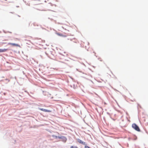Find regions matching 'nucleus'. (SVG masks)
<instances>
[{"mask_svg":"<svg viewBox=\"0 0 148 148\" xmlns=\"http://www.w3.org/2000/svg\"><path fill=\"white\" fill-rule=\"evenodd\" d=\"M132 127L137 131L140 132V130L139 127L135 123H133L132 124Z\"/></svg>","mask_w":148,"mask_h":148,"instance_id":"1","label":"nucleus"},{"mask_svg":"<svg viewBox=\"0 0 148 148\" xmlns=\"http://www.w3.org/2000/svg\"><path fill=\"white\" fill-rule=\"evenodd\" d=\"M16 7H19V6H16Z\"/></svg>","mask_w":148,"mask_h":148,"instance_id":"22","label":"nucleus"},{"mask_svg":"<svg viewBox=\"0 0 148 148\" xmlns=\"http://www.w3.org/2000/svg\"><path fill=\"white\" fill-rule=\"evenodd\" d=\"M74 148H78L77 146H75L74 147Z\"/></svg>","mask_w":148,"mask_h":148,"instance_id":"13","label":"nucleus"},{"mask_svg":"<svg viewBox=\"0 0 148 148\" xmlns=\"http://www.w3.org/2000/svg\"><path fill=\"white\" fill-rule=\"evenodd\" d=\"M3 43L5 44V43H6L3 42Z\"/></svg>","mask_w":148,"mask_h":148,"instance_id":"24","label":"nucleus"},{"mask_svg":"<svg viewBox=\"0 0 148 148\" xmlns=\"http://www.w3.org/2000/svg\"><path fill=\"white\" fill-rule=\"evenodd\" d=\"M8 32H9V33H12V32H9V31Z\"/></svg>","mask_w":148,"mask_h":148,"instance_id":"18","label":"nucleus"},{"mask_svg":"<svg viewBox=\"0 0 148 148\" xmlns=\"http://www.w3.org/2000/svg\"><path fill=\"white\" fill-rule=\"evenodd\" d=\"M126 119L128 122H130V119L129 118H128L127 117H126Z\"/></svg>","mask_w":148,"mask_h":148,"instance_id":"9","label":"nucleus"},{"mask_svg":"<svg viewBox=\"0 0 148 148\" xmlns=\"http://www.w3.org/2000/svg\"><path fill=\"white\" fill-rule=\"evenodd\" d=\"M122 126H125L126 125H122Z\"/></svg>","mask_w":148,"mask_h":148,"instance_id":"21","label":"nucleus"},{"mask_svg":"<svg viewBox=\"0 0 148 148\" xmlns=\"http://www.w3.org/2000/svg\"><path fill=\"white\" fill-rule=\"evenodd\" d=\"M52 136L54 138H55L56 139H57V138H58V137L59 136H57L55 135H52Z\"/></svg>","mask_w":148,"mask_h":148,"instance_id":"8","label":"nucleus"},{"mask_svg":"<svg viewBox=\"0 0 148 148\" xmlns=\"http://www.w3.org/2000/svg\"><path fill=\"white\" fill-rule=\"evenodd\" d=\"M8 50V49H0V53L5 51Z\"/></svg>","mask_w":148,"mask_h":148,"instance_id":"6","label":"nucleus"},{"mask_svg":"<svg viewBox=\"0 0 148 148\" xmlns=\"http://www.w3.org/2000/svg\"><path fill=\"white\" fill-rule=\"evenodd\" d=\"M77 70V71L78 70V69H76Z\"/></svg>","mask_w":148,"mask_h":148,"instance_id":"26","label":"nucleus"},{"mask_svg":"<svg viewBox=\"0 0 148 148\" xmlns=\"http://www.w3.org/2000/svg\"><path fill=\"white\" fill-rule=\"evenodd\" d=\"M135 138H134V140H135L137 138V137L136 136H135Z\"/></svg>","mask_w":148,"mask_h":148,"instance_id":"14","label":"nucleus"},{"mask_svg":"<svg viewBox=\"0 0 148 148\" xmlns=\"http://www.w3.org/2000/svg\"><path fill=\"white\" fill-rule=\"evenodd\" d=\"M107 114H108V115H110V114L109 112H107Z\"/></svg>","mask_w":148,"mask_h":148,"instance_id":"15","label":"nucleus"},{"mask_svg":"<svg viewBox=\"0 0 148 148\" xmlns=\"http://www.w3.org/2000/svg\"><path fill=\"white\" fill-rule=\"evenodd\" d=\"M77 142L81 144L82 145H87V144L86 142L83 141L80 139L78 138L77 139Z\"/></svg>","mask_w":148,"mask_h":148,"instance_id":"3","label":"nucleus"},{"mask_svg":"<svg viewBox=\"0 0 148 148\" xmlns=\"http://www.w3.org/2000/svg\"><path fill=\"white\" fill-rule=\"evenodd\" d=\"M3 32L4 33H6V32H5V30H3Z\"/></svg>","mask_w":148,"mask_h":148,"instance_id":"16","label":"nucleus"},{"mask_svg":"<svg viewBox=\"0 0 148 148\" xmlns=\"http://www.w3.org/2000/svg\"><path fill=\"white\" fill-rule=\"evenodd\" d=\"M2 94H3L4 95H6V93H5V92H2Z\"/></svg>","mask_w":148,"mask_h":148,"instance_id":"12","label":"nucleus"},{"mask_svg":"<svg viewBox=\"0 0 148 148\" xmlns=\"http://www.w3.org/2000/svg\"><path fill=\"white\" fill-rule=\"evenodd\" d=\"M18 17H20V16H19V15H18Z\"/></svg>","mask_w":148,"mask_h":148,"instance_id":"23","label":"nucleus"},{"mask_svg":"<svg viewBox=\"0 0 148 148\" xmlns=\"http://www.w3.org/2000/svg\"><path fill=\"white\" fill-rule=\"evenodd\" d=\"M38 109L46 112H51V110L45 109L40 108H39Z\"/></svg>","mask_w":148,"mask_h":148,"instance_id":"4","label":"nucleus"},{"mask_svg":"<svg viewBox=\"0 0 148 148\" xmlns=\"http://www.w3.org/2000/svg\"><path fill=\"white\" fill-rule=\"evenodd\" d=\"M128 140H130V137H128Z\"/></svg>","mask_w":148,"mask_h":148,"instance_id":"20","label":"nucleus"},{"mask_svg":"<svg viewBox=\"0 0 148 148\" xmlns=\"http://www.w3.org/2000/svg\"><path fill=\"white\" fill-rule=\"evenodd\" d=\"M25 92H26L28 94V95L30 96L31 97V96L29 94V92L27 91V90H25Z\"/></svg>","mask_w":148,"mask_h":148,"instance_id":"10","label":"nucleus"},{"mask_svg":"<svg viewBox=\"0 0 148 148\" xmlns=\"http://www.w3.org/2000/svg\"><path fill=\"white\" fill-rule=\"evenodd\" d=\"M10 13H13V12H10Z\"/></svg>","mask_w":148,"mask_h":148,"instance_id":"25","label":"nucleus"},{"mask_svg":"<svg viewBox=\"0 0 148 148\" xmlns=\"http://www.w3.org/2000/svg\"><path fill=\"white\" fill-rule=\"evenodd\" d=\"M58 138L59 139H62V141L64 143H65L67 140L66 138V137L62 136H59Z\"/></svg>","mask_w":148,"mask_h":148,"instance_id":"2","label":"nucleus"},{"mask_svg":"<svg viewBox=\"0 0 148 148\" xmlns=\"http://www.w3.org/2000/svg\"><path fill=\"white\" fill-rule=\"evenodd\" d=\"M70 148H74V147L72 146Z\"/></svg>","mask_w":148,"mask_h":148,"instance_id":"17","label":"nucleus"},{"mask_svg":"<svg viewBox=\"0 0 148 148\" xmlns=\"http://www.w3.org/2000/svg\"><path fill=\"white\" fill-rule=\"evenodd\" d=\"M56 34L57 35H58V36H60L64 37H66V36L64 35L63 34H62L60 33H57Z\"/></svg>","mask_w":148,"mask_h":148,"instance_id":"7","label":"nucleus"},{"mask_svg":"<svg viewBox=\"0 0 148 148\" xmlns=\"http://www.w3.org/2000/svg\"><path fill=\"white\" fill-rule=\"evenodd\" d=\"M8 45H11L13 46H16L20 47V46L19 45L15 43H12L9 42L8 43Z\"/></svg>","mask_w":148,"mask_h":148,"instance_id":"5","label":"nucleus"},{"mask_svg":"<svg viewBox=\"0 0 148 148\" xmlns=\"http://www.w3.org/2000/svg\"><path fill=\"white\" fill-rule=\"evenodd\" d=\"M48 18V19H51V20H53V19H50L49 18Z\"/></svg>","mask_w":148,"mask_h":148,"instance_id":"19","label":"nucleus"},{"mask_svg":"<svg viewBox=\"0 0 148 148\" xmlns=\"http://www.w3.org/2000/svg\"><path fill=\"white\" fill-rule=\"evenodd\" d=\"M84 148H90L89 147L87 146L86 145H85Z\"/></svg>","mask_w":148,"mask_h":148,"instance_id":"11","label":"nucleus"}]
</instances>
